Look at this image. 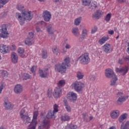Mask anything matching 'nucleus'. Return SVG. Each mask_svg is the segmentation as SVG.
<instances>
[{
    "mask_svg": "<svg viewBox=\"0 0 129 129\" xmlns=\"http://www.w3.org/2000/svg\"><path fill=\"white\" fill-rule=\"evenodd\" d=\"M3 89H4V85L1 84L0 86V94H2V92L3 91Z\"/></svg>",
    "mask_w": 129,
    "mask_h": 129,
    "instance_id": "55",
    "label": "nucleus"
},
{
    "mask_svg": "<svg viewBox=\"0 0 129 129\" xmlns=\"http://www.w3.org/2000/svg\"><path fill=\"white\" fill-rule=\"evenodd\" d=\"M36 69H37V67L33 66H32L30 69V71L33 73V75H36V73H35V71H36Z\"/></svg>",
    "mask_w": 129,
    "mask_h": 129,
    "instance_id": "46",
    "label": "nucleus"
},
{
    "mask_svg": "<svg viewBox=\"0 0 129 129\" xmlns=\"http://www.w3.org/2000/svg\"><path fill=\"white\" fill-rule=\"evenodd\" d=\"M52 52L54 55H56V56L60 55V49H59L57 46H55L52 48Z\"/></svg>",
    "mask_w": 129,
    "mask_h": 129,
    "instance_id": "31",
    "label": "nucleus"
},
{
    "mask_svg": "<svg viewBox=\"0 0 129 129\" xmlns=\"http://www.w3.org/2000/svg\"><path fill=\"white\" fill-rule=\"evenodd\" d=\"M57 85L60 88V87H62V86H64V85H65V80H61L60 81H59L58 83H57Z\"/></svg>",
    "mask_w": 129,
    "mask_h": 129,
    "instance_id": "41",
    "label": "nucleus"
},
{
    "mask_svg": "<svg viewBox=\"0 0 129 129\" xmlns=\"http://www.w3.org/2000/svg\"><path fill=\"white\" fill-rule=\"evenodd\" d=\"M77 77L79 80L82 79L84 77V74L82 72H77Z\"/></svg>",
    "mask_w": 129,
    "mask_h": 129,
    "instance_id": "37",
    "label": "nucleus"
},
{
    "mask_svg": "<svg viewBox=\"0 0 129 129\" xmlns=\"http://www.w3.org/2000/svg\"><path fill=\"white\" fill-rule=\"evenodd\" d=\"M9 48L11 51H16L17 50V46H16V45L13 44L10 45Z\"/></svg>",
    "mask_w": 129,
    "mask_h": 129,
    "instance_id": "43",
    "label": "nucleus"
},
{
    "mask_svg": "<svg viewBox=\"0 0 129 129\" xmlns=\"http://www.w3.org/2000/svg\"><path fill=\"white\" fill-rule=\"evenodd\" d=\"M91 4V0H82V5L86 7H89Z\"/></svg>",
    "mask_w": 129,
    "mask_h": 129,
    "instance_id": "34",
    "label": "nucleus"
},
{
    "mask_svg": "<svg viewBox=\"0 0 129 129\" xmlns=\"http://www.w3.org/2000/svg\"><path fill=\"white\" fill-rule=\"evenodd\" d=\"M46 32L48 35H53L55 33V29L52 24H49L46 26Z\"/></svg>",
    "mask_w": 129,
    "mask_h": 129,
    "instance_id": "15",
    "label": "nucleus"
},
{
    "mask_svg": "<svg viewBox=\"0 0 129 129\" xmlns=\"http://www.w3.org/2000/svg\"><path fill=\"white\" fill-rule=\"evenodd\" d=\"M54 114H55L54 113H53L52 111L50 110L48 111L46 117L47 118H55V116H54Z\"/></svg>",
    "mask_w": 129,
    "mask_h": 129,
    "instance_id": "35",
    "label": "nucleus"
},
{
    "mask_svg": "<svg viewBox=\"0 0 129 129\" xmlns=\"http://www.w3.org/2000/svg\"><path fill=\"white\" fill-rule=\"evenodd\" d=\"M126 116H127L126 114H122L118 118L119 122H122L126 118Z\"/></svg>",
    "mask_w": 129,
    "mask_h": 129,
    "instance_id": "38",
    "label": "nucleus"
},
{
    "mask_svg": "<svg viewBox=\"0 0 129 129\" xmlns=\"http://www.w3.org/2000/svg\"><path fill=\"white\" fill-rule=\"evenodd\" d=\"M116 97L117 98V102H119L120 103L124 102L128 98L127 96H123V93L121 92H118L116 94Z\"/></svg>",
    "mask_w": 129,
    "mask_h": 129,
    "instance_id": "8",
    "label": "nucleus"
},
{
    "mask_svg": "<svg viewBox=\"0 0 129 129\" xmlns=\"http://www.w3.org/2000/svg\"><path fill=\"white\" fill-rule=\"evenodd\" d=\"M110 115L113 119H116L118 118V116H119V110H114L110 112Z\"/></svg>",
    "mask_w": 129,
    "mask_h": 129,
    "instance_id": "21",
    "label": "nucleus"
},
{
    "mask_svg": "<svg viewBox=\"0 0 129 129\" xmlns=\"http://www.w3.org/2000/svg\"><path fill=\"white\" fill-rule=\"evenodd\" d=\"M21 118L25 124H28L31 122V118L27 115L23 116V117H22Z\"/></svg>",
    "mask_w": 129,
    "mask_h": 129,
    "instance_id": "22",
    "label": "nucleus"
},
{
    "mask_svg": "<svg viewBox=\"0 0 129 129\" xmlns=\"http://www.w3.org/2000/svg\"><path fill=\"white\" fill-rule=\"evenodd\" d=\"M23 86L20 84L16 85L14 88V92L16 94H20V93H22L23 92Z\"/></svg>",
    "mask_w": 129,
    "mask_h": 129,
    "instance_id": "19",
    "label": "nucleus"
},
{
    "mask_svg": "<svg viewBox=\"0 0 129 129\" xmlns=\"http://www.w3.org/2000/svg\"><path fill=\"white\" fill-rule=\"evenodd\" d=\"M36 30L37 33H39L40 32H43V31L41 30V28L38 26H37L36 27Z\"/></svg>",
    "mask_w": 129,
    "mask_h": 129,
    "instance_id": "53",
    "label": "nucleus"
},
{
    "mask_svg": "<svg viewBox=\"0 0 129 129\" xmlns=\"http://www.w3.org/2000/svg\"><path fill=\"white\" fill-rule=\"evenodd\" d=\"M97 7H98V3L95 1H94L90 3L89 8L91 10H93V9H96Z\"/></svg>",
    "mask_w": 129,
    "mask_h": 129,
    "instance_id": "29",
    "label": "nucleus"
},
{
    "mask_svg": "<svg viewBox=\"0 0 129 129\" xmlns=\"http://www.w3.org/2000/svg\"><path fill=\"white\" fill-rule=\"evenodd\" d=\"M67 49L66 48H63L62 50V51H61V52H62V53H66V52H67V50H66Z\"/></svg>",
    "mask_w": 129,
    "mask_h": 129,
    "instance_id": "61",
    "label": "nucleus"
},
{
    "mask_svg": "<svg viewBox=\"0 0 129 129\" xmlns=\"http://www.w3.org/2000/svg\"><path fill=\"white\" fill-rule=\"evenodd\" d=\"M108 129H116V127H115V126H112L110 127Z\"/></svg>",
    "mask_w": 129,
    "mask_h": 129,
    "instance_id": "63",
    "label": "nucleus"
},
{
    "mask_svg": "<svg viewBox=\"0 0 129 129\" xmlns=\"http://www.w3.org/2000/svg\"><path fill=\"white\" fill-rule=\"evenodd\" d=\"M58 105L54 104L53 105V111H52L53 113H56V112H58Z\"/></svg>",
    "mask_w": 129,
    "mask_h": 129,
    "instance_id": "44",
    "label": "nucleus"
},
{
    "mask_svg": "<svg viewBox=\"0 0 129 129\" xmlns=\"http://www.w3.org/2000/svg\"><path fill=\"white\" fill-rule=\"evenodd\" d=\"M62 94V89L59 87H56L53 93V96L55 98H59Z\"/></svg>",
    "mask_w": 129,
    "mask_h": 129,
    "instance_id": "18",
    "label": "nucleus"
},
{
    "mask_svg": "<svg viewBox=\"0 0 129 129\" xmlns=\"http://www.w3.org/2000/svg\"><path fill=\"white\" fill-rule=\"evenodd\" d=\"M3 105L7 110H12L14 107L13 104L7 98L4 99Z\"/></svg>",
    "mask_w": 129,
    "mask_h": 129,
    "instance_id": "10",
    "label": "nucleus"
},
{
    "mask_svg": "<svg viewBox=\"0 0 129 129\" xmlns=\"http://www.w3.org/2000/svg\"><path fill=\"white\" fill-rule=\"evenodd\" d=\"M44 127H45V128H49L50 127V121L49 120H44L43 121V125L39 126L38 129H43Z\"/></svg>",
    "mask_w": 129,
    "mask_h": 129,
    "instance_id": "23",
    "label": "nucleus"
},
{
    "mask_svg": "<svg viewBox=\"0 0 129 129\" xmlns=\"http://www.w3.org/2000/svg\"><path fill=\"white\" fill-rule=\"evenodd\" d=\"M42 58L43 59L47 58V57H48V53H47V51H43L42 53Z\"/></svg>",
    "mask_w": 129,
    "mask_h": 129,
    "instance_id": "45",
    "label": "nucleus"
},
{
    "mask_svg": "<svg viewBox=\"0 0 129 129\" xmlns=\"http://www.w3.org/2000/svg\"><path fill=\"white\" fill-rule=\"evenodd\" d=\"M72 33L75 37H79L80 35V32L78 27H73L72 29Z\"/></svg>",
    "mask_w": 129,
    "mask_h": 129,
    "instance_id": "24",
    "label": "nucleus"
},
{
    "mask_svg": "<svg viewBox=\"0 0 129 129\" xmlns=\"http://www.w3.org/2000/svg\"><path fill=\"white\" fill-rule=\"evenodd\" d=\"M62 121H68L70 120V116L68 115H64L61 117Z\"/></svg>",
    "mask_w": 129,
    "mask_h": 129,
    "instance_id": "40",
    "label": "nucleus"
},
{
    "mask_svg": "<svg viewBox=\"0 0 129 129\" xmlns=\"http://www.w3.org/2000/svg\"><path fill=\"white\" fill-rule=\"evenodd\" d=\"M64 106L66 107V109L68 112H70V111H71V107H70V106H69V105H66Z\"/></svg>",
    "mask_w": 129,
    "mask_h": 129,
    "instance_id": "50",
    "label": "nucleus"
},
{
    "mask_svg": "<svg viewBox=\"0 0 129 129\" xmlns=\"http://www.w3.org/2000/svg\"><path fill=\"white\" fill-rule=\"evenodd\" d=\"M120 129H129V121L125 122L120 126Z\"/></svg>",
    "mask_w": 129,
    "mask_h": 129,
    "instance_id": "33",
    "label": "nucleus"
},
{
    "mask_svg": "<svg viewBox=\"0 0 129 129\" xmlns=\"http://www.w3.org/2000/svg\"><path fill=\"white\" fill-rule=\"evenodd\" d=\"M105 76L107 78H110V77H112L110 84L111 85L114 86L116 84L117 77H116V75H115L114 72H113V70L111 69H107L105 71Z\"/></svg>",
    "mask_w": 129,
    "mask_h": 129,
    "instance_id": "3",
    "label": "nucleus"
},
{
    "mask_svg": "<svg viewBox=\"0 0 129 129\" xmlns=\"http://www.w3.org/2000/svg\"><path fill=\"white\" fill-rule=\"evenodd\" d=\"M31 78V76L28 74H24L23 76V79L24 80H27V79H30Z\"/></svg>",
    "mask_w": 129,
    "mask_h": 129,
    "instance_id": "48",
    "label": "nucleus"
},
{
    "mask_svg": "<svg viewBox=\"0 0 129 129\" xmlns=\"http://www.w3.org/2000/svg\"><path fill=\"white\" fill-rule=\"evenodd\" d=\"M113 34H114V31H113V30H110L108 31L109 35H113Z\"/></svg>",
    "mask_w": 129,
    "mask_h": 129,
    "instance_id": "57",
    "label": "nucleus"
},
{
    "mask_svg": "<svg viewBox=\"0 0 129 129\" xmlns=\"http://www.w3.org/2000/svg\"><path fill=\"white\" fill-rule=\"evenodd\" d=\"M88 34H89V31H88V30L85 29H83L82 31L81 37L79 39V42H82L83 40L86 38Z\"/></svg>",
    "mask_w": 129,
    "mask_h": 129,
    "instance_id": "20",
    "label": "nucleus"
},
{
    "mask_svg": "<svg viewBox=\"0 0 129 129\" xmlns=\"http://www.w3.org/2000/svg\"><path fill=\"white\" fill-rule=\"evenodd\" d=\"M111 18V13H108L105 16L104 20L105 21H106V22H109L110 21Z\"/></svg>",
    "mask_w": 129,
    "mask_h": 129,
    "instance_id": "42",
    "label": "nucleus"
},
{
    "mask_svg": "<svg viewBox=\"0 0 129 129\" xmlns=\"http://www.w3.org/2000/svg\"><path fill=\"white\" fill-rule=\"evenodd\" d=\"M115 71L117 73H120V74H121L122 75H124L127 73V72L128 71V67L125 66L121 69L116 68Z\"/></svg>",
    "mask_w": 129,
    "mask_h": 129,
    "instance_id": "13",
    "label": "nucleus"
},
{
    "mask_svg": "<svg viewBox=\"0 0 129 129\" xmlns=\"http://www.w3.org/2000/svg\"><path fill=\"white\" fill-rule=\"evenodd\" d=\"M43 18L45 22H50L52 19L51 13L47 10H44L43 12Z\"/></svg>",
    "mask_w": 129,
    "mask_h": 129,
    "instance_id": "11",
    "label": "nucleus"
},
{
    "mask_svg": "<svg viewBox=\"0 0 129 129\" xmlns=\"http://www.w3.org/2000/svg\"><path fill=\"white\" fill-rule=\"evenodd\" d=\"M103 50L104 52L108 54L111 52H112V47L110 45V44L106 43L103 46Z\"/></svg>",
    "mask_w": 129,
    "mask_h": 129,
    "instance_id": "14",
    "label": "nucleus"
},
{
    "mask_svg": "<svg viewBox=\"0 0 129 129\" xmlns=\"http://www.w3.org/2000/svg\"><path fill=\"white\" fill-rule=\"evenodd\" d=\"M0 32H1V34H0V38H3V39H8L9 38L10 33H9L8 31V25L3 24L1 27Z\"/></svg>",
    "mask_w": 129,
    "mask_h": 129,
    "instance_id": "5",
    "label": "nucleus"
},
{
    "mask_svg": "<svg viewBox=\"0 0 129 129\" xmlns=\"http://www.w3.org/2000/svg\"><path fill=\"white\" fill-rule=\"evenodd\" d=\"M26 112V110H25V109H22L21 111H20V117L22 118L23 117V116H24L25 115V113Z\"/></svg>",
    "mask_w": 129,
    "mask_h": 129,
    "instance_id": "47",
    "label": "nucleus"
},
{
    "mask_svg": "<svg viewBox=\"0 0 129 129\" xmlns=\"http://www.w3.org/2000/svg\"><path fill=\"white\" fill-rule=\"evenodd\" d=\"M107 40H108V37L106 36H104L100 39H99L98 43L99 44H100V45H103V44H104L105 42L107 41Z\"/></svg>",
    "mask_w": 129,
    "mask_h": 129,
    "instance_id": "30",
    "label": "nucleus"
},
{
    "mask_svg": "<svg viewBox=\"0 0 129 129\" xmlns=\"http://www.w3.org/2000/svg\"><path fill=\"white\" fill-rule=\"evenodd\" d=\"M118 63L119 64H123V60L121 58H119L118 60Z\"/></svg>",
    "mask_w": 129,
    "mask_h": 129,
    "instance_id": "56",
    "label": "nucleus"
},
{
    "mask_svg": "<svg viewBox=\"0 0 129 129\" xmlns=\"http://www.w3.org/2000/svg\"><path fill=\"white\" fill-rule=\"evenodd\" d=\"M102 15H103V12L102 11H98L93 15V17L95 19H99Z\"/></svg>",
    "mask_w": 129,
    "mask_h": 129,
    "instance_id": "27",
    "label": "nucleus"
},
{
    "mask_svg": "<svg viewBox=\"0 0 129 129\" xmlns=\"http://www.w3.org/2000/svg\"><path fill=\"white\" fill-rule=\"evenodd\" d=\"M18 53L21 58H25L26 54H25V49L23 47H19L18 49Z\"/></svg>",
    "mask_w": 129,
    "mask_h": 129,
    "instance_id": "25",
    "label": "nucleus"
},
{
    "mask_svg": "<svg viewBox=\"0 0 129 129\" xmlns=\"http://www.w3.org/2000/svg\"><path fill=\"white\" fill-rule=\"evenodd\" d=\"M96 32H97V27L96 26H94V27H93L92 28L91 33L92 34H95V33H96Z\"/></svg>",
    "mask_w": 129,
    "mask_h": 129,
    "instance_id": "49",
    "label": "nucleus"
},
{
    "mask_svg": "<svg viewBox=\"0 0 129 129\" xmlns=\"http://www.w3.org/2000/svg\"><path fill=\"white\" fill-rule=\"evenodd\" d=\"M34 33L30 32L28 35L27 38L24 40V43L25 45H27V46H31V45H33L34 43Z\"/></svg>",
    "mask_w": 129,
    "mask_h": 129,
    "instance_id": "7",
    "label": "nucleus"
},
{
    "mask_svg": "<svg viewBox=\"0 0 129 129\" xmlns=\"http://www.w3.org/2000/svg\"><path fill=\"white\" fill-rule=\"evenodd\" d=\"M72 47V46L68 43H67L65 45L66 49H68V50H69V49H71Z\"/></svg>",
    "mask_w": 129,
    "mask_h": 129,
    "instance_id": "52",
    "label": "nucleus"
},
{
    "mask_svg": "<svg viewBox=\"0 0 129 129\" xmlns=\"http://www.w3.org/2000/svg\"><path fill=\"white\" fill-rule=\"evenodd\" d=\"M77 94L73 92H70L68 93L67 97L71 101H76L77 100Z\"/></svg>",
    "mask_w": 129,
    "mask_h": 129,
    "instance_id": "12",
    "label": "nucleus"
},
{
    "mask_svg": "<svg viewBox=\"0 0 129 129\" xmlns=\"http://www.w3.org/2000/svg\"><path fill=\"white\" fill-rule=\"evenodd\" d=\"M9 0H0V9H2L5 6L9 3Z\"/></svg>",
    "mask_w": 129,
    "mask_h": 129,
    "instance_id": "39",
    "label": "nucleus"
},
{
    "mask_svg": "<svg viewBox=\"0 0 129 129\" xmlns=\"http://www.w3.org/2000/svg\"><path fill=\"white\" fill-rule=\"evenodd\" d=\"M69 63H70V58L66 57L61 63H56L54 66V69L55 71H57L61 74L66 73V69L69 67Z\"/></svg>",
    "mask_w": 129,
    "mask_h": 129,
    "instance_id": "2",
    "label": "nucleus"
},
{
    "mask_svg": "<svg viewBox=\"0 0 129 129\" xmlns=\"http://www.w3.org/2000/svg\"><path fill=\"white\" fill-rule=\"evenodd\" d=\"M123 59L124 60V61H125V62H128V63H129V56H123Z\"/></svg>",
    "mask_w": 129,
    "mask_h": 129,
    "instance_id": "51",
    "label": "nucleus"
},
{
    "mask_svg": "<svg viewBox=\"0 0 129 129\" xmlns=\"http://www.w3.org/2000/svg\"><path fill=\"white\" fill-rule=\"evenodd\" d=\"M38 114L39 112H38L37 111H34L33 112V119L32 120V121L31 122L32 123L37 124L38 122H37V118L38 117Z\"/></svg>",
    "mask_w": 129,
    "mask_h": 129,
    "instance_id": "26",
    "label": "nucleus"
},
{
    "mask_svg": "<svg viewBox=\"0 0 129 129\" xmlns=\"http://www.w3.org/2000/svg\"><path fill=\"white\" fill-rule=\"evenodd\" d=\"M0 75L4 78V79L7 78L9 75V73L7 71L4 70H0Z\"/></svg>",
    "mask_w": 129,
    "mask_h": 129,
    "instance_id": "28",
    "label": "nucleus"
},
{
    "mask_svg": "<svg viewBox=\"0 0 129 129\" xmlns=\"http://www.w3.org/2000/svg\"><path fill=\"white\" fill-rule=\"evenodd\" d=\"M63 103H64V106H66V105H68V103L67 102V100H64L63 101Z\"/></svg>",
    "mask_w": 129,
    "mask_h": 129,
    "instance_id": "59",
    "label": "nucleus"
},
{
    "mask_svg": "<svg viewBox=\"0 0 129 129\" xmlns=\"http://www.w3.org/2000/svg\"><path fill=\"white\" fill-rule=\"evenodd\" d=\"M11 62H12L13 64H17L19 60V56H18V54H17L16 52L11 53Z\"/></svg>",
    "mask_w": 129,
    "mask_h": 129,
    "instance_id": "16",
    "label": "nucleus"
},
{
    "mask_svg": "<svg viewBox=\"0 0 129 129\" xmlns=\"http://www.w3.org/2000/svg\"><path fill=\"white\" fill-rule=\"evenodd\" d=\"M9 46L4 44H0V52L2 54H7L9 53Z\"/></svg>",
    "mask_w": 129,
    "mask_h": 129,
    "instance_id": "17",
    "label": "nucleus"
},
{
    "mask_svg": "<svg viewBox=\"0 0 129 129\" xmlns=\"http://www.w3.org/2000/svg\"><path fill=\"white\" fill-rule=\"evenodd\" d=\"M77 128V125L73 124H68L64 129H76Z\"/></svg>",
    "mask_w": 129,
    "mask_h": 129,
    "instance_id": "36",
    "label": "nucleus"
},
{
    "mask_svg": "<svg viewBox=\"0 0 129 129\" xmlns=\"http://www.w3.org/2000/svg\"><path fill=\"white\" fill-rule=\"evenodd\" d=\"M47 96L48 97H51L52 96V91L48 90L47 92Z\"/></svg>",
    "mask_w": 129,
    "mask_h": 129,
    "instance_id": "54",
    "label": "nucleus"
},
{
    "mask_svg": "<svg viewBox=\"0 0 129 129\" xmlns=\"http://www.w3.org/2000/svg\"><path fill=\"white\" fill-rule=\"evenodd\" d=\"M78 60L82 65H87L90 62V57L88 53H84L80 56Z\"/></svg>",
    "mask_w": 129,
    "mask_h": 129,
    "instance_id": "4",
    "label": "nucleus"
},
{
    "mask_svg": "<svg viewBox=\"0 0 129 129\" xmlns=\"http://www.w3.org/2000/svg\"><path fill=\"white\" fill-rule=\"evenodd\" d=\"M126 0H117L118 3H124Z\"/></svg>",
    "mask_w": 129,
    "mask_h": 129,
    "instance_id": "60",
    "label": "nucleus"
},
{
    "mask_svg": "<svg viewBox=\"0 0 129 129\" xmlns=\"http://www.w3.org/2000/svg\"><path fill=\"white\" fill-rule=\"evenodd\" d=\"M40 24H41V25H42V26H46V25H47L46 22H45L44 21H41Z\"/></svg>",
    "mask_w": 129,
    "mask_h": 129,
    "instance_id": "58",
    "label": "nucleus"
},
{
    "mask_svg": "<svg viewBox=\"0 0 129 129\" xmlns=\"http://www.w3.org/2000/svg\"><path fill=\"white\" fill-rule=\"evenodd\" d=\"M3 18H5V17H7V13L4 12L2 13Z\"/></svg>",
    "mask_w": 129,
    "mask_h": 129,
    "instance_id": "62",
    "label": "nucleus"
},
{
    "mask_svg": "<svg viewBox=\"0 0 129 129\" xmlns=\"http://www.w3.org/2000/svg\"><path fill=\"white\" fill-rule=\"evenodd\" d=\"M16 8L20 12H22V14L20 13H16L15 18L18 20L20 25H24L25 21H31L33 19V14L30 10H25V7L21 4H18Z\"/></svg>",
    "mask_w": 129,
    "mask_h": 129,
    "instance_id": "1",
    "label": "nucleus"
},
{
    "mask_svg": "<svg viewBox=\"0 0 129 129\" xmlns=\"http://www.w3.org/2000/svg\"><path fill=\"white\" fill-rule=\"evenodd\" d=\"M127 52L129 53V47L127 48Z\"/></svg>",
    "mask_w": 129,
    "mask_h": 129,
    "instance_id": "64",
    "label": "nucleus"
},
{
    "mask_svg": "<svg viewBox=\"0 0 129 129\" xmlns=\"http://www.w3.org/2000/svg\"><path fill=\"white\" fill-rule=\"evenodd\" d=\"M81 21H82V17H81L76 18L74 20V25L75 26H79L80 23H81Z\"/></svg>",
    "mask_w": 129,
    "mask_h": 129,
    "instance_id": "32",
    "label": "nucleus"
},
{
    "mask_svg": "<svg viewBox=\"0 0 129 129\" xmlns=\"http://www.w3.org/2000/svg\"><path fill=\"white\" fill-rule=\"evenodd\" d=\"M38 73L41 78H47L49 74V69L48 68H44L43 70L39 69Z\"/></svg>",
    "mask_w": 129,
    "mask_h": 129,
    "instance_id": "9",
    "label": "nucleus"
},
{
    "mask_svg": "<svg viewBox=\"0 0 129 129\" xmlns=\"http://www.w3.org/2000/svg\"><path fill=\"white\" fill-rule=\"evenodd\" d=\"M72 87L77 92H80L82 91V89L84 87V84L81 82L76 81L72 84Z\"/></svg>",
    "mask_w": 129,
    "mask_h": 129,
    "instance_id": "6",
    "label": "nucleus"
}]
</instances>
